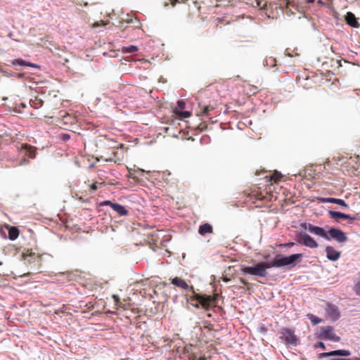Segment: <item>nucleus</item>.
Returning <instances> with one entry per match:
<instances>
[{
    "label": "nucleus",
    "mask_w": 360,
    "mask_h": 360,
    "mask_svg": "<svg viewBox=\"0 0 360 360\" xmlns=\"http://www.w3.org/2000/svg\"><path fill=\"white\" fill-rule=\"evenodd\" d=\"M171 283L177 286L178 288L192 292L190 300H198L201 304L202 308L205 310H209L212 306H215L217 302V295H200L195 292L193 285H188L184 279L179 277H175L172 279Z\"/></svg>",
    "instance_id": "1"
},
{
    "label": "nucleus",
    "mask_w": 360,
    "mask_h": 360,
    "mask_svg": "<svg viewBox=\"0 0 360 360\" xmlns=\"http://www.w3.org/2000/svg\"><path fill=\"white\" fill-rule=\"evenodd\" d=\"M270 268L269 262H261L253 266H241V272L244 274H250L259 277H266L267 275L266 269Z\"/></svg>",
    "instance_id": "2"
},
{
    "label": "nucleus",
    "mask_w": 360,
    "mask_h": 360,
    "mask_svg": "<svg viewBox=\"0 0 360 360\" xmlns=\"http://www.w3.org/2000/svg\"><path fill=\"white\" fill-rule=\"evenodd\" d=\"M19 152V165H25L30 162V159L36 157V148L27 143H22L18 148Z\"/></svg>",
    "instance_id": "3"
},
{
    "label": "nucleus",
    "mask_w": 360,
    "mask_h": 360,
    "mask_svg": "<svg viewBox=\"0 0 360 360\" xmlns=\"http://www.w3.org/2000/svg\"><path fill=\"white\" fill-rule=\"evenodd\" d=\"M302 257V254H294L288 257H284L281 255H276L274 259L269 262V264L270 265V268L288 266L295 264L296 261Z\"/></svg>",
    "instance_id": "4"
},
{
    "label": "nucleus",
    "mask_w": 360,
    "mask_h": 360,
    "mask_svg": "<svg viewBox=\"0 0 360 360\" xmlns=\"http://www.w3.org/2000/svg\"><path fill=\"white\" fill-rule=\"evenodd\" d=\"M296 240L300 244L310 248H316L318 247L316 241L305 232H300L296 236Z\"/></svg>",
    "instance_id": "5"
},
{
    "label": "nucleus",
    "mask_w": 360,
    "mask_h": 360,
    "mask_svg": "<svg viewBox=\"0 0 360 360\" xmlns=\"http://www.w3.org/2000/svg\"><path fill=\"white\" fill-rule=\"evenodd\" d=\"M318 338L323 340H329L335 342L340 340V337L337 336L333 332V328L330 326L321 327L318 334Z\"/></svg>",
    "instance_id": "6"
},
{
    "label": "nucleus",
    "mask_w": 360,
    "mask_h": 360,
    "mask_svg": "<svg viewBox=\"0 0 360 360\" xmlns=\"http://www.w3.org/2000/svg\"><path fill=\"white\" fill-rule=\"evenodd\" d=\"M328 238L327 240H330L333 239L340 243H345L347 240V237L346 234L341 231L340 229L335 228H330L328 231Z\"/></svg>",
    "instance_id": "7"
},
{
    "label": "nucleus",
    "mask_w": 360,
    "mask_h": 360,
    "mask_svg": "<svg viewBox=\"0 0 360 360\" xmlns=\"http://www.w3.org/2000/svg\"><path fill=\"white\" fill-rule=\"evenodd\" d=\"M281 339H282L286 345H296L298 341V338L295 335L294 332L288 328H285L283 330Z\"/></svg>",
    "instance_id": "8"
},
{
    "label": "nucleus",
    "mask_w": 360,
    "mask_h": 360,
    "mask_svg": "<svg viewBox=\"0 0 360 360\" xmlns=\"http://www.w3.org/2000/svg\"><path fill=\"white\" fill-rule=\"evenodd\" d=\"M302 226L310 233L321 236L325 239H328L327 232L321 227L314 226L311 224H304Z\"/></svg>",
    "instance_id": "9"
},
{
    "label": "nucleus",
    "mask_w": 360,
    "mask_h": 360,
    "mask_svg": "<svg viewBox=\"0 0 360 360\" xmlns=\"http://www.w3.org/2000/svg\"><path fill=\"white\" fill-rule=\"evenodd\" d=\"M325 310L326 316L333 321L338 320L340 316L339 309L335 304L327 303Z\"/></svg>",
    "instance_id": "10"
},
{
    "label": "nucleus",
    "mask_w": 360,
    "mask_h": 360,
    "mask_svg": "<svg viewBox=\"0 0 360 360\" xmlns=\"http://www.w3.org/2000/svg\"><path fill=\"white\" fill-rule=\"evenodd\" d=\"M351 354L350 351L346 349H338L329 352H323L319 354V358H326L332 356H347Z\"/></svg>",
    "instance_id": "11"
},
{
    "label": "nucleus",
    "mask_w": 360,
    "mask_h": 360,
    "mask_svg": "<svg viewBox=\"0 0 360 360\" xmlns=\"http://www.w3.org/2000/svg\"><path fill=\"white\" fill-rule=\"evenodd\" d=\"M325 252L326 257L330 261H337L340 257L341 252L332 246H326Z\"/></svg>",
    "instance_id": "12"
},
{
    "label": "nucleus",
    "mask_w": 360,
    "mask_h": 360,
    "mask_svg": "<svg viewBox=\"0 0 360 360\" xmlns=\"http://www.w3.org/2000/svg\"><path fill=\"white\" fill-rule=\"evenodd\" d=\"M329 214L330 217L333 219L338 220V219H349L350 221V223L354 221L356 219L355 217H352L349 214H344L340 212L336 211H329Z\"/></svg>",
    "instance_id": "13"
},
{
    "label": "nucleus",
    "mask_w": 360,
    "mask_h": 360,
    "mask_svg": "<svg viewBox=\"0 0 360 360\" xmlns=\"http://www.w3.org/2000/svg\"><path fill=\"white\" fill-rule=\"evenodd\" d=\"M345 20L347 23L352 27L358 28L360 27V24L357 21V18L352 12L347 13L345 15Z\"/></svg>",
    "instance_id": "14"
},
{
    "label": "nucleus",
    "mask_w": 360,
    "mask_h": 360,
    "mask_svg": "<svg viewBox=\"0 0 360 360\" xmlns=\"http://www.w3.org/2000/svg\"><path fill=\"white\" fill-rule=\"evenodd\" d=\"M101 158H103L105 162H113L115 163H117L122 160L123 154L119 153L118 151H113L111 156L106 158L101 156Z\"/></svg>",
    "instance_id": "15"
},
{
    "label": "nucleus",
    "mask_w": 360,
    "mask_h": 360,
    "mask_svg": "<svg viewBox=\"0 0 360 360\" xmlns=\"http://www.w3.org/2000/svg\"><path fill=\"white\" fill-rule=\"evenodd\" d=\"M322 202L334 203V204H337V205H339L345 207H348V205L345 202V201L342 199H339V198H323L322 200Z\"/></svg>",
    "instance_id": "16"
},
{
    "label": "nucleus",
    "mask_w": 360,
    "mask_h": 360,
    "mask_svg": "<svg viewBox=\"0 0 360 360\" xmlns=\"http://www.w3.org/2000/svg\"><path fill=\"white\" fill-rule=\"evenodd\" d=\"M112 210L120 216H127L129 214L128 210L123 205L118 203L112 205Z\"/></svg>",
    "instance_id": "17"
},
{
    "label": "nucleus",
    "mask_w": 360,
    "mask_h": 360,
    "mask_svg": "<svg viewBox=\"0 0 360 360\" xmlns=\"http://www.w3.org/2000/svg\"><path fill=\"white\" fill-rule=\"evenodd\" d=\"M212 226L210 224L205 223L200 226L198 233L201 236H205L207 233H212Z\"/></svg>",
    "instance_id": "18"
},
{
    "label": "nucleus",
    "mask_w": 360,
    "mask_h": 360,
    "mask_svg": "<svg viewBox=\"0 0 360 360\" xmlns=\"http://www.w3.org/2000/svg\"><path fill=\"white\" fill-rule=\"evenodd\" d=\"M12 64L13 65H21V66H28V67H33L37 68V65L33 63H31L30 62H27L22 59L18 58V59H14L12 60Z\"/></svg>",
    "instance_id": "19"
},
{
    "label": "nucleus",
    "mask_w": 360,
    "mask_h": 360,
    "mask_svg": "<svg viewBox=\"0 0 360 360\" xmlns=\"http://www.w3.org/2000/svg\"><path fill=\"white\" fill-rule=\"evenodd\" d=\"M8 238L11 240H15L19 236V230L15 226H8Z\"/></svg>",
    "instance_id": "20"
},
{
    "label": "nucleus",
    "mask_w": 360,
    "mask_h": 360,
    "mask_svg": "<svg viewBox=\"0 0 360 360\" xmlns=\"http://www.w3.org/2000/svg\"><path fill=\"white\" fill-rule=\"evenodd\" d=\"M214 108L211 105H205L200 108V110L197 112L198 115L209 116L210 112L214 110Z\"/></svg>",
    "instance_id": "21"
},
{
    "label": "nucleus",
    "mask_w": 360,
    "mask_h": 360,
    "mask_svg": "<svg viewBox=\"0 0 360 360\" xmlns=\"http://www.w3.org/2000/svg\"><path fill=\"white\" fill-rule=\"evenodd\" d=\"M30 105L34 108H39L43 105V101L37 97L35 96L33 99L30 100Z\"/></svg>",
    "instance_id": "22"
},
{
    "label": "nucleus",
    "mask_w": 360,
    "mask_h": 360,
    "mask_svg": "<svg viewBox=\"0 0 360 360\" xmlns=\"http://www.w3.org/2000/svg\"><path fill=\"white\" fill-rule=\"evenodd\" d=\"M138 50L139 48L134 45H130L129 46H122L121 49L122 52L124 53H134L138 51Z\"/></svg>",
    "instance_id": "23"
},
{
    "label": "nucleus",
    "mask_w": 360,
    "mask_h": 360,
    "mask_svg": "<svg viewBox=\"0 0 360 360\" xmlns=\"http://www.w3.org/2000/svg\"><path fill=\"white\" fill-rule=\"evenodd\" d=\"M307 316L308 318L310 319L311 323L313 325H316L319 323H321L323 321V319H321V318H319L316 316H314V314H307Z\"/></svg>",
    "instance_id": "24"
},
{
    "label": "nucleus",
    "mask_w": 360,
    "mask_h": 360,
    "mask_svg": "<svg viewBox=\"0 0 360 360\" xmlns=\"http://www.w3.org/2000/svg\"><path fill=\"white\" fill-rule=\"evenodd\" d=\"M112 297L114 300V302L116 306V309H117L119 307L125 308L124 304L120 301V299L118 295H113L112 296Z\"/></svg>",
    "instance_id": "25"
},
{
    "label": "nucleus",
    "mask_w": 360,
    "mask_h": 360,
    "mask_svg": "<svg viewBox=\"0 0 360 360\" xmlns=\"http://www.w3.org/2000/svg\"><path fill=\"white\" fill-rule=\"evenodd\" d=\"M282 178V174L280 172H275L270 177L272 182L276 183Z\"/></svg>",
    "instance_id": "26"
},
{
    "label": "nucleus",
    "mask_w": 360,
    "mask_h": 360,
    "mask_svg": "<svg viewBox=\"0 0 360 360\" xmlns=\"http://www.w3.org/2000/svg\"><path fill=\"white\" fill-rule=\"evenodd\" d=\"M257 6L259 7L261 9L264 10H268V1H259V0H257Z\"/></svg>",
    "instance_id": "27"
},
{
    "label": "nucleus",
    "mask_w": 360,
    "mask_h": 360,
    "mask_svg": "<svg viewBox=\"0 0 360 360\" xmlns=\"http://www.w3.org/2000/svg\"><path fill=\"white\" fill-rule=\"evenodd\" d=\"M354 291L357 295L360 296V278L359 280L356 282V283L354 286Z\"/></svg>",
    "instance_id": "28"
},
{
    "label": "nucleus",
    "mask_w": 360,
    "mask_h": 360,
    "mask_svg": "<svg viewBox=\"0 0 360 360\" xmlns=\"http://www.w3.org/2000/svg\"><path fill=\"white\" fill-rule=\"evenodd\" d=\"M115 203L114 202H112L110 200H105V201H102L100 202V205L101 206H105V205H108V206H110L111 208L112 209V205H115Z\"/></svg>",
    "instance_id": "29"
},
{
    "label": "nucleus",
    "mask_w": 360,
    "mask_h": 360,
    "mask_svg": "<svg viewBox=\"0 0 360 360\" xmlns=\"http://www.w3.org/2000/svg\"><path fill=\"white\" fill-rule=\"evenodd\" d=\"M189 300L191 301V304H192V306H193L194 307L198 309L200 307V306H201V304L200 303V302L198 300H193L191 301L190 299Z\"/></svg>",
    "instance_id": "30"
},
{
    "label": "nucleus",
    "mask_w": 360,
    "mask_h": 360,
    "mask_svg": "<svg viewBox=\"0 0 360 360\" xmlns=\"http://www.w3.org/2000/svg\"><path fill=\"white\" fill-rule=\"evenodd\" d=\"M314 347L315 348H318V347H320L323 349H326V347H325V345L323 342H316L315 345H314Z\"/></svg>",
    "instance_id": "31"
},
{
    "label": "nucleus",
    "mask_w": 360,
    "mask_h": 360,
    "mask_svg": "<svg viewBox=\"0 0 360 360\" xmlns=\"http://www.w3.org/2000/svg\"><path fill=\"white\" fill-rule=\"evenodd\" d=\"M180 115L182 117L186 118L191 116V112L189 111H183L180 112Z\"/></svg>",
    "instance_id": "32"
},
{
    "label": "nucleus",
    "mask_w": 360,
    "mask_h": 360,
    "mask_svg": "<svg viewBox=\"0 0 360 360\" xmlns=\"http://www.w3.org/2000/svg\"><path fill=\"white\" fill-rule=\"evenodd\" d=\"M98 188V185H97V183L95 182V183H93L91 186H90V191H95L96 190H97Z\"/></svg>",
    "instance_id": "33"
},
{
    "label": "nucleus",
    "mask_w": 360,
    "mask_h": 360,
    "mask_svg": "<svg viewBox=\"0 0 360 360\" xmlns=\"http://www.w3.org/2000/svg\"><path fill=\"white\" fill-rule=\"evenodd\" d=\"M350 159H354V162L360 163V155H357L354 158L351 157Z\"/></svg>",
    "instance_id": "34"
},
{
    "label": "nucleus",
    "mask_w": 360,
    "mask_h": 360,
    "mask_svg": "<svg viewBox=\"0 0 360 360\" xmlns=\"http://www.w3.org/2000/svg\"><path fill=\"white\" fill-rule=\"evenodd\" d=\"M70 138V136L68 134H62V139L65 141L69 140Z\"/></svg>",
    "instance_id": "35"
},
{
    "label": "nucleus",
    "mask_w": 360,
    "mask_h": 360,
    "mask_svg": "<svg viewBox=\"0 0 360 360\" xmlns=\"http://www.w3.org/2000/svg\"><path fill=\"white\" fill-rule=\"evenodd\" d=\"M177 105H178V106H179L180 108H181V109L184 108V105H185V104H184V103L182 101H179L177 102Z\"/></svg>",
    "instance_id": "36"
},
{
    "label": "nucleus",
    "mask_w": 360,
    "mask_h": 360,
    "mask_svg": "<svg viewBox=\"0 0 360 360\" xmlns=\"http://www.w3.org/2000/svg\"><path fill=\"white\" fill-rule=\"evenodd\" d=\"M264 198V195H262V193L256 194V199H257V200H263Z\"/></svg>",
    "instance_id": "37"
},
{
    "label": "nucleus",
    "mask_w": 360,
    "mask_h": 360,
    "mask_svg": "<svg viewBox=\"0 0 360 360\" xmlns=\"http://www.w3.org/2000/svg\"><path fill=\"white\" fill-rule=\"evenodd\" d=\"M331 360H360V358H356L355 359L336 358V359H333Z\"/></svg>",
    "instance_id": "38"
},
{
    "label": "nucleus",
    "mask_w": 360,
    "mask_h": 360,
    "mask_svg": "<svg viewBox=\"0 0 360 360\" xmlns=\"http://www.w3.org/2000/svg\"><path fill=\"white\" fill-rule=\"evenodd\" d=\"M240 281L243 285H247L248 284V283L243 278H240Z\"/></svg>",
    "instance_id": "39"
},
{
    "label": "nucleus",
    "mask_w": 360,
    "mask_h": 360,
    "mask_svg": "<svg viewBox=\"0 0 360 360\" xmlns=\"http://www.w3.org/2000/svg\"><path fill=\"white\" fill-rule=\"evenodd\" d=\"M295 245V243H294L290 242V243H287V244H285L284 245L292 246V245Z\"/></svg>",
    "instance_id": "40"
},
{
    "label": "nucleus",
    "mask_w": 360,
    "mask_h": 360,
    "mask_svg": "<svg viewBox=\"0 0 360 360\" xmlns=\"http://www.w3.org/2000/svg\"><path fill=\"white\" fill-rule=\"evenodd\" d=\"M22 76H23V74H22V73H18V74H17V77H18V78H21V77H22Z\"/></svg>",
    "instance_id": "41"
},
{
    "label": "nucleus",
    "mask_w": 360,
    "mask_h": 360,
    "mask_svg": "<svg viewBox=\"0 0 360 360\" xmlns=\"http://www.w3.org/2000/svg\"><path fill=\"white\" fill-rule=\"evenodd\" d=\"M99 25H100L99 22H95V23H94L93 27H98Z\"/></svg>",
    "instance_id": "42"
},
{
    "label": "nucleus",
    "mask_w": 360,
    "mask_h": 360,
    "mask_svg": "<svg viewBox=\"0 0 360 360\" xmlns=\"http://www.w3.org/2000/svg\"><path fill=\"white\" fill-rule=\"evenodd\" d=\"M198 360H206V358L205 356H200Z\"/></svg>",
    "instance_id": "43"
},
{
    "label": "nucleus",
    "mask_w": 360,
    "mask_h": 360,
    "mask_svg": "<svg viewBox=\"0 0 360 360\" xmlns=\"http://www.w3.org/2000/svg\"><path fill=\"white\" fill-rule=\"evenodd\" d=\"M186 0H176V2H185Z\"/></svg>",
    "instance_id": "44"
},
{
    "label": "nucleus",
    "mask_w": 360,
    "mask_h": 360,
    "mask_svg": "<svg viewBox=\"0 0 360 360\" xmlns=\"http://www.w3.org/2000/svg\"><path fill=\"white\" fill-rule=\"evenodd\" d=\"M7 99H8V98H7V97H4V98H2V100H4V101H6V100H7Z\"/></svg>",
    "instance_id": "45"
},
{
    "label": "nucleus",
    "mask_w": 360,
    "mask_h": 360,
    "mask_svg": "<svg viewBox=\"0 0 360 360\" xmlns=\"http://www.w3.org/2000/svg\"><path fill=\"white\" fill-rule=\"evenodd\" d=\"M101 24L102 25H105L103 21H101Z\"/></svg>",
    "instance_id": "46"
},
{
    "label": "nucleus",
    "mask_w": 360,
    "mask_h": 360,
    "mask_svg": "<svg viewBox=\"0 0 360 360\" xmlns=\"http://www.w3.org/2000/svg\"><path fill=\"white\" fill-rule=\"evenodd\" d=\"M225 281H228L229 279V278H224V279Z\"/></svg>",
    "instance_id": "47"
},
{
    "label": "nucleus",
    "mask_w": 360,
    "mask_h": 360,
    "mask_svg": "<svg viewBox=\"0 0 360 360\" xmlns=\"http://www.w3.org/2000/svg\"><path fill=\"white\" fill-rule=\"evenodd\" d=\"M252 87L254 89V90L257 89V87H255V86H252Z\"/></svg>",
    "instance_id": "48"
}]
</instances>
